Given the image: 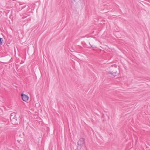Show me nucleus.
<instances>
[{
    "instance_id": "obj_1",
    "label": "nucleus",
    "mask_w": 150,
    "mask_h": 150,
    "mask_svg": "<svg viewBox=\"0 0 150 150\" xmlns=\"http://www.w3.org/2000/svg\"><path fill=\"white\" fill-rule=\"evenodd\" d=\"M85 139L83 138L80 139L78 142V145L80 147H81L85 144Z\"/></svg>"
},
{
    "instance_id": "obj_2",
    "label": "nucleus",
    "mask_w": 150,
    "mask_h": 150,
    "mask_svg": "<svg viewBox=\"0 0 150 150\" xmlns=\"http://www.w3.org/2000/svg\"><path fill=\"white\" fill-rule=\"evenodd\" d=\"M107 73L108 75L110 74H111V75L110 76L111 77H114L115 76H116L117 74V71H107Z\"/></svg>"
},
{
    "instance_id": "obj_3",
    "label": "nucleus",
    "mask_w": 150,
    "mask_h": 150,
    "mask_svg": "<svg viewBox=\"0 0 150 150\" xmlns=\"http://www.w3.org/2000/svg\"><path fill=\"white\" fill-rule=\"evenodd\" d=\"M21 97L22 99L24 101L26 102L28 100L29 97H28L25 94H22L21 95Z\"/></svg>"
},
{
    "instance_id": "obj_4",
    "label": "nucleus",
    "mask_w": 150,
    "mask_h": 150,
    "mask_svg": "<svg viewBox=\"0 0 150 150\" xmlns=\"http://www.w3.org/2000/svg\"><path fill=\"white\" fill-rule=\"evenodd\" d=\"M3 39L1 38H0V45H2L3 42Z\"/></svg>"
},
{
    "instance_id": "obj_5",
    "label": "nucleus",
    "mask_w": 150,
    "mask_h": 150,
    "mask_svg": "<svg viewBox=\"0 0 150 150\" xmlns=\"http://www.w3.org/2000/svg\"><path fill=\"white\" fill-rule=\"evenodd\" d=\"M71 2L73 3H74L76 1L75 0H71Z\"/></svg>"
}]
</instances>
